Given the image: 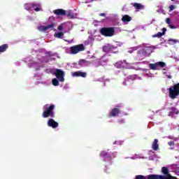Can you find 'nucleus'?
I'll return each instance as SVG.
<instances>
[{
	"instance_id": "nucleus-35",
	"label": "nucleus",
	"mask_w": 179,
	"mask_h": 179,
	"mask_svg": "<svg viewBox=\"0 0 179 179\" xmlns=\"http://www.w3.org/2000/svg\"><path fill=\"white\" fill-rule=\"evenodd\" d=\"M68 17H73V13H69L66 14Z\"/></svg>"
},
{
	"instance_id": "nucleus-29",
	"label": "nucleus",
	"mask_w": 179,
	"mask_h": 179,
	"mask_svg": "<svg viewBox=\"0 0 179 179\" xmlns=\"http://www.w3.org/2000/svg\"><path fill=\"white\" fill-rule=\"evenodd\" d=\"M100 156H101L102 157H107V156H108V153L106 151H101L100 153Z\"/></svg>"
},
{
	"instance_id": "nucleus-9",
	"label": "nucleus",
	"mask_w": 179,
	"mask_h": 179,
	"mask_svg": "<svg viewBox=\"0 0 179 179\" xmlns=\"http://www.w3.org/2000/svg\"><path fill=\"white\" fill-rule=\"evenodd\" d=\"M120 113H121L120 108H113L109 113V117L111 118V117H118V115H120Z\"/></svg>"
},
{
	"instance_id": "nucleus-5",
	"label": "nucleus",
	"mask_w": 179,
	"mask_h": 179,
	"mask_svg": "<svg viewBox=\"0 0 179 179\" xmlns=\"http://www.w3.org/2000/svg\"><path fill=\"white\" fill-rule=\"evenodd\" d=\"M82 51H85V45H83V43L76 45L70 48V52L73 55L82 52Z\"/></svg>"
},
{
	"instance_id": "nucleus-11",
	"label": "nucleus",
	"mask_w": 179,
	"mask_h": 179,
	"mask_svg": "<svg viewBox=\"0 0 179 179\" xmlns=\"http://www.w3.org/2000/svg\"><path fill=\"white\" fill-rule=\"evenodd\" d=\"M53 13H55V15H57V16H65V15H66V11L64 9H56L53 11Z\"/></svg>"
},
{
	"instance_id": "nucleus-20",
	"label": "nucleus",
	"mask_w": 179,
	"mask_h": 179,
	"mask_svg": "<svg viewBox=\"0 0 179 179\" xmlns=\"http://www.w3.org/2000/svg\"><path fill=\"white\" fill-rule=\"evenodd\" d=\"M8 48H9V45L8 44H3L0 45V54L2 52H5V51H6V50H8Z\"/></svg>"
},
{
	"instance_id": "nucleus-22",
	"label": "nucleus",
	"mask_w": 179,
	"mask_h": 179,
	"mask_svg": "<svg viewBox=\"0 0 179 179\" xmlns=\"http://www.w3.org/2000/svg\"><path fill=\"white\" fill-rule=\"evenodd\" d=\"M159 140L155 139L154 142L152 143V149L153 150H157L159 149V144H158Z\"/></svg>"
},
{
	"instance_id": "nucleus-30",
	"label": "nucleus",
	"mask_w": 179,
	"mask_h": 179,
	"mask_svg": "<svg viewBox=\"0 0 179 179\" xmlns=\"http://www.w3.org/2000/svg\"><path fill=\"white\" fill-rule=\"evenodd\" d=\"M135 179H148L147 176H143L142 175H137L136 176Z\"/></svg>"
},
{
	"instance_id": "nucleus-37",
	"label": "nucleus",
	"mask_w": 179,
	"mask_h": 179,
	"mask_svg": "<svg viewBox=\"0 0 179 179\" xmlns=\"http://www.w3.org/2000/svg\"><path fill=\"white\" fill-rule=\"evenodd\" d=\"M170 29H176V27L174 25L170 24L169 25Z\"/></svg>"
},
{
	"instance_id": "nucleus-15",
	"label": "nucleus",
	"mask_w": 179,
	"mask_h": 179,
	"mask_svg": "<svg viewBox=\"0 0 179 179\" xmlns=\"http://www.w3.org/2000/svg\"><path fill=\"white\" fill-rule=\"evenodd\" d=\"M55 27V23L52 22L51 24L47 26H42V30H44L45 31L46 30H49V29H54Z\"/></svg>"
},
{
	"instance_id": "nucleus-4",
	"label": "nucleus",
	"mask_w": 179,
	"mask_h": 179,
	"mask_svg": "<svg viewBox=\"0 0 179 179\" xmlns=\"http://www.w3.org/2000/svg\"><path fill=\"white\" fill-rule=\"evenodd\" d=\"M177 96H179V83L169 88V97L174 100Z\"/></svg>"
},
{
	"instance_id": "nucleus-36",
	"label": "nucleus",
	"mask_w": 179,
	"mask_h": 179,
	"mask_svg": "<svg viewBox=\"0 0 179 179\" xmlns=\"http://www.w3.org/2000/svg\"><path fill=\"white\" fill-rule=\"evenodd\" d=\"M168 145H169V146H174V141H169Z\"/></svg>"
},
{
	"instance_id": "nucleus-24",
	"label": "nucleus",
	"mask_w": 179,
	"mask_h": 179,
	"mask_svg": "<svg viewBox=\"0 0 179 179\" xmlns=\"http://www.w3.org/2000/svg\"><path fill=\"white\" fill-rule=\"evenodd\" d=\"M162 173L164 176H166V177H167V176L170 173H169V169L167 167L163 166L162 168Z\"/></svg>"
},
{
	"instance_id": "nucleus-14",
	"label": "nucleus",
	"mask_w": 179,
	"mask_h": 179,
	"mask_svg": "<svg viewBox=\"0 0 179 179\" xmlns=\"http://www.w3.org/2000/svg\"><path fill=\"white\" fill-rule=\"evenodd\" d=\"M90 62L85 59H81L78 62V65L80 66H86V65H89Z\"/></svg>"
},
{
	"instance_id": "nucleus-39",
	"label": "nucleus",
	"mask_w": 179,
	"mask_h": 179,
	"mask_svg": "<svg viewBox=\"0 0 179 179\" xmlns=\"http://www.w3.org/2000/svg\"><path fill=\"white\" fill-rule=\"evenodd\" d=\"M99 16H106V13H100L99 14Z\"/></svg>"
},
{
	"instance_id": "nucleus-34",
	"label": "nucleus",
	"mask_w": 179,
	"mask_h": 179,
	"mask_svg": "<svg viewBox=\"0 0 179 179\" xmlns=\"http://www.w3.org/2000/svg\"><path fill=\"white\" fill-rule=\"evenodd\" d=\"M166 23H167V24H170L171 23V20H170V18H166Z\"/></svg>"
},
{
	"instance_id": "nucleus-31",
	"label": "nucleus",
	"mask_w": 179,
	"mask_h": 179,
	"mask_svg": "<svg viewBox=\"0 0 179 179\" xmlns=\"http://www.w3.org/2000/svg\"><path fill=\"white\" fill-rule=\"evenodd\" d=\"M152 48H153V46H150V47H146L143 51L144 52H146V51H150V52H152Z\"/></svg>"
},
{
	"instance_id": "nucleus-16",
	"label": "nucleus",
	"mask_w": 179,
	"mask_h": 179,
	"mask_svg": "<svg viewBox=\"0 0 179 179\" xmlns=\"http://www.w3.org/2000/svg\"><path fill=\"white\" fill-rule=\"evenodd\" d=\"M124 64H127V60L120 61L116 62L115 67L118 69L124 68Z\"/></svg>"
},
{
	"instance_id": "nucleus-8",
	"label": "nucleus",
	"mask_w": 179,
	"mask_h": 179,
	"mask_svg": "<svg viewBox=\"0 0 179 179\" xmlns=\"http://www.w3.org/2000/svg\"><path fill=\"white\" fill-rule=\"evenodd\" d=\"M157 66H160V68H164L166 66V64L164 62H158L155 64H150L149 67L152 71H157Z\"/></svg>"
},
{
	"instance_id": "nucleus-33",
	"label": "nucleus",
	"mask_w": 179,
	"mask_h": 179,
	"mask_svg": "<svg viewBox=\"0 0 179 179\" xmlns=\"http://www.w3.org/2000/svg\"><path fill=\"white\" fill-rule=\"evenodd\" d=\"M119 124H125V120L124 119L119 120L117 121Z\"/></svg>"
},
{
	"instance_id": "nucleus-13",
	"label": "nucleus",
	"mask_w": 179,
	"mask_h": 179,
	"mask_svg": "<svg viewBox=\"0 0 179 179\" xmlns=\"http://www.w3.org/2000/svg\"><path fill=\"white\" fill-rule=\"evenodd\" d=\"M169 111V115H174V114H179V110L176 107H170L168 108Z\"/></svg>"
},
{
	"instance_id": "nucleus-40",
	"label": "nucleus",
	"mask_w": 179,
	"mask_h": 179,
	"mask_svg": "<svg viewBox=\"0 0 179 179\" xmlns=\"http://www.w3.org/2000/svg\"><path fill=\"white\" fill-rule=\"evenodd\" d=\"M168 79H171V78H173V76H171V75L167 76Z\"/></svg>"
},
{
	"instance_id": "nucleus-6",
	"label": "nucleus",
	"mask_w": 179,
	"mask_h": 179,
	"mask_svg": "<svg viewBox=\"0 0 179 179\" xmlns=\"http://www.w3.org/2000/svg\"><path fill=\"white\" fill-rule=\"evenodd\" d=\"M26 9L27 10H32V9H34L36 12H40V10H43V8H41V5L37 3H29L27 4Z\"/></svg>"
},
{
	"instance_id": "nucleus-17",
	"label": "nucleus",
	"mask_w": 179,
	"mask_h": 179,
	"mask_svg": "<svg viewBox=\"0 0 179 179\" xmlns=\"http://www.w3.org/2000/svg\"><path fill=\"white\" fill-rule=\"evenodd\" d=\"M147 179H163V176H162V175H148V176H147Z\"/></svg>"
},
{
	"instance_id": "nucleus-7",
	"label": "nucleus",
	"mask_w": 179,
	"mask_h": 179,
	"mask_svg": "<svg viewBox=\"0 0 179 179\" xmlns=\"http://www.w3.org/2000/svg\"><path fill=\"white\" fill-rule=\"evenodd\" d=\"M55 75L58 79L59 82H65V78H64V76H65V73L62 70L56 69L55 71Z\"/></svg>"
},
{
	"instance_id": "nucleus-38",
	"label": "nucleus",
	"mask_w": 179,
	"mask_h": 179,
	"mask_svg": "<svg viewBox=\"0 0 179 179\" xmlns=\"http://www.w3.org/2000/svg\"><path fill=\"white\" fill-rule=\"evenodd\" d=\"M113 157H117V154L116 153H112Z\"/></svg>"
},
{
	"instance_id": "nucleus-25",
	"label": "nucleus",
	"mask_w": 179,
	"mask_h": 179,
	"mask_svg": "<svg viewBox=\"0 0 179 179\" xmlns=\"http://www.w3.org/2000/svg\"><path fill=\"white\" fill-rule=\"evenodd\" d=\"M64 29H66V23H62L57 27V30H59V31H62Z\"/></svg>"
},
{
	"instance_id": "nucleus-41",
	"label": "nucleus",
	"mask_w": 179,
	"mask_h": 179,
	"mask_svg": "<svg viewBox=\"0 0 179 179\" xmlns=\"http://www.w3.org/2000/svg\"><path fill=\"white\" fill-rule=\"evenodd\" d=\"M123 85H124V86H127V82H123Z\"/></svg>"
},
{
	"instance_id": "nucleus-28",
	"label": "nucleus",
	"mask_w": 179,
	"mask_h": 179,
	"mask_svg": "<svg viewBox=\"0 0 179 179\" xmlns=\"http://www.w3.org/2000/svg\"><path fill=\"white\" fill-rule=\"evenodd\" d=\"M52 83L53 86H59V80H57V78L52 79Z\"/></svg>"
},
{
	"instance_id": "nucleus-21",
	"label": "nucleus",
	"mask_w": 179,
	"mask_h": 179,
	"mask_svg": "<svg viewBox=\"0 0 179 179\" xmlns=\"http://www.w3.org/2000/svg\"><path fill=\"white\" fill-rule=\"evenodd\" d=\"M131 20H132V17H131L129 15H125L122 17V21L124 23H126L127 22H131Z\"/></svg>"
},
{
	"instance_id": "nucleus-44",
	"label": "nucleus",
	"mask_w": 179,
	"mask_h": 179,
	"mask_svg": "<svg viewBox=\"0 0 179 179\" xmlns=\"http://www.w3.org/2000/svg\"><path fill=\"white\" fill-rule=\"evenodd\" d=\"M117 107H120V106H117Z\"/></svg>"
},
{
	"instance_id": "nucleus-3",
	"label": "nucleus",
	"mask_w": 179,
	"mask_h": 179,
	"mask_svg": "<svg viewBox=\"0 0 179 179\" xmlns=\"http://www.w3.org/2000/svg\"><path fill=\"white\" fill-rule=\"evenodd\" d=\"M118 47L107 43L102 47L103 52H112V54H118Z\"/></svg>"
},
{
	"instance_id": "nucleus-19",
	"label": "nucleus",
	"mask_w": 179,
	"mask_h": 179,
	"mask_svg": "<svg viewBox=\"0 0 179 179\" xmlns=\"http://www.w3.org/2000/svg\"><path fill=\"white\" fill-rule=\"evenodd\" d=\"M65 33H66V31H64V32H62V31L55 32L54 34V37H55V38H62V37H64V34H65Z\"/></svg>"
},
{
	"instance_id": "nucleus-18",
	"label": "nucleus",
	"mask_w": 179,
	"mask_h": 179,
	"mask_svg": "<svg viewBox=\"0 0 179 179\" xmlns=\"http://www.w3.org/2000/svg\"><path fill=\"white\" fill-rule=\"evenodd\" d=\"M166 31H167V29L163 28L162 32H158L157 34L152 36V37H158L160 38L162 36H164L166 34Z\"/></svg>"
},
{
	"instance_id": "nucleus-26",
	"label": "nucleus",
	"mask_w": 179,
	"mask_h": 179,
	"mask_svg": "<svg viewBox=\"0 0 179 179\" xmlns=\"http://www.w3.org/2000/svg\"><path fill=\"white\" fill-rule=\"evenodd\" d=\"M133 6L135 8V9H143V6L139 3H134Z\"/></svg>"
},
{
	"instance_id": "nucleus-1",
	"label": "nucleus",
	"mask_w": 179,
	"mask_h": 179,
	"mask_svg": "<svg viewBox=\"0 0 179 179\" xmlns=\"http://www.w3.org/2000/svg\"><path fill=\"white\" fill-rule=\"evenodd\" d=\"M44 111L42 113L43 118H48L50 117L51 118H55V113H54V110L55 109V105L51 104L48 106L46 104L43 106Z\"/></svg>"
},
{
	"instance_id": "nucleus-12",
	"label": "nucleus",
	"mask_w": 179,
	"mask_h": 179,
	"mask_svg": "<svg viewBox=\"0 0 179 179\" xmlns=\"http://www.w3.org/2000/svg\"><path fill=\"white\" fill-rule=\"evenodd\" d=\"M73 76L86 78L87 76V73L82 71H75L73 73Z\"/></svg>"
},
{
	"instance_id": "nucleus-10",
	"label": "nucleus",
	"mask_w": 179,
	"mask_h": 179,
	"mask_svg": "<svg viewBox=\"0 0 179 179\" xmlns=\"http://www.w3.org/2000/svg\"><path fill=\"white\" fill-rule=\"evenodd\" d=\"M59 124L54 119H49L48 121V126L50 127L51 128L55 129L58 128Z\"/></svg>"
},
{
	"instance_id": "nucleus-32",
	"label": "nucleus",
	"mask_w": 179,
	"mask_h": 179,
	"mask_svg": "<svg viewBox=\"0 0 179 179\" xmlns=\"http://www.w3.org/2000/svg\"><path fill=\"white\" fill-rule=\"evenodd\" d=\"M175 9H176V6L174 5H171L169 6V12H171V11H173Z\"/></svg>"
},
{
	"instance_id": "nucleus-43",
	"label": "nucleus",
	"mask_w": 179,
	"mask_h": 179,
	"mask_svg": "<svg viewBox=\"0 0 179 179\" xmlns=\"http://www.w3.org/2000/svg\"><path fill=\"white\" fill-rule=\"evenodd\" d=\"M172 1H174V0H171Z\"/></svg>"
},
{
	"instance_id": "nucleus-23",
	"label": "nucleus",
	"mask_w": 179,
	"mask_h": 179,
	"mask_svg": "<svg viewBox=\"0 0 179 179\" xmlns=\"http://www.w3.org/2000/svg\"><path fill=\"white\" fill-rule=\"evenodd\" d=\"M177 43H178V40L177 39L169 38L168 40V44H169V45H174V44H177Z\"/></svg>"
},
{
	"instance_id": "nucleus-27",
	"label": "nucleus",
	"mask_w": 179,
	"mask_h": 179,
	"mask_svg": "<svg viewBox=\"0 0 179 179\" xmlns=\"http://www.w3.org/2000/svg\"><path fill=\"white\" fill-rule=\"evenodd\" d=\"M162 179H177V177L172 176L171 175L169 174L168 176H162Z\"/></svg>"
},
{
	"instance_id": "nucleus-2",
	"label": "nucleus",
	"mask_w": 179,
	"mask_h": 179,
	"mask_svg": "<svg viewBox=\"0 0 179 179\" xmlns=\"http://www.w3.org/2000/svg\"><path fill=\"white\" fill-rule=\"evenodd\" d=\"M100 34L104 37H113L115 33L114 27H102L99 30Z\"/></svg>"
},
{
	"instance_id": "nucleus-42",
	"label": "nucleus",
	"mask_w": 179,
	"mask_h": 179,
	"mask_svg": "<svg viewBox=\"0 0 179 179\" xmlns=\"http://www.w3.org/2000/svg\"><path fill=\"white\" fill-rule=\"evenodd\" d=\"M130 78H134V76H130Z\"/></svg>"
}]
</instances>
